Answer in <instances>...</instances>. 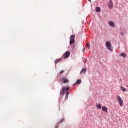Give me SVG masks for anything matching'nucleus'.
I'll list each match as a JSON object with an SVG mask.
<instances>
[{
	"label": "nucleus",
	"instance_id": "obj_13",
	"mask_svg": "<svg viewBox=\"0 0 128 128\" xmlns=\"http://www.w3.org/2000/svg\"><path fill=\"white\" fill-rule=\"evenodd\" d=\"M96 107L100 109V108H102V105L100 104H96Z\"/></svg>",
	"mask_w": 128,
	"mask_h": 128
},
{
	"label": "nucleus",
	"instance_id": "obj_4",
	"mask_svg": "<svg viewBox=\"0 0 128 128\" xmlns=\"http://www.w3.org/2000/svg\"><path fill=\"white\" fill-rule=\"evenodd\" d=\"M70 51H66L64 54V58H68V56H70Z\"/></svg>",
	"mask_w": 128,
	"mask_h": 128
},
{
	"label": "nucleus",
	"instance_id": "obj_21",
	"mask_svg": "<svg viewBox=\"0 0 128 128\" xmlns=\"http://www.w3.org/2000/svg\"><path fill=\"white\" fill-rule=\"evenodd\" d=\"M67 98H68V95L66 96V99L67 100Z\"/></svg>",
	"mask_w": 128,
	"mask_h": 128
},
{
	"label": "nucleus",
	"instance_id": "obj_18",
	"mask_svg": "<svg viewBox=\"0 0 128 128\" xmlns=\"http://www.w3.org/2000/svg\"><path fill=\"white\" fill-rule=\"evenodd\" d=\"M64 70H62L60 72V74H64Z\"/></svg>",
	"mask_w": 128,
	"mask_h": 128
},
{
	"label": "nucleus",
	"instance_id": "obj_1",
	"mask_svg": "<svg viewBox=\"0 0 128 128\" xmlns=\"http://www.w3.org/2000/svg\"><path fill=\"white\" fill-rule=\"evenodd\" d=\"M74 38H76V36H74V34H72L70 36V44H74Z\"/></svg>",
	"mask_w": 128,
	"mask_h": 128
},
{
	"label": "nucleus",
	"instance_id": "obj_14",
	"mask_svg": "<svg viewBox=\"0 0 128 128\" xmlns=\"http://www.w3.org/2000/svg\"><path fill=\"white\" fill-rule=\"evenodd\" d=\"M100 12V7H96V12Z\"/></svg>",
	"mask_w": 128,
	"mask_h": 128
},
{
	"label": "nucleus",
	"instance_id": "obj_8",
	"mask_svg": "<svg viewBox=\"0 0 128 128\" xmlns=\"http://www.w3.org/2000/svg\"><path fill=\"white\" fill-rule=\"evenodd\" d=\"M102 110H103V112H108V108H106V106H102Z\"/></svg>",
	"mask_w": 128,
	"mask_h": 128
},
{
	"label": "nucleus",
	"instance_id": "obj_6",
	"mask_svg": "<svg viewBox=\"0 0 128 128\" xmlns=\"http://www.w3.org/2000/svg\"><path fill=\"white\" fill-rule=\"evenodd\" d=\"M62 80H63V83L64 84H67L69 80L67 78H66V77H64L62 78Z\"/></svg>",
	"mask_w": 128,
	"mask_h": 128
},
{
	"label": "nucleus",
	"instance_id": "obj_19",
	"mask_svg": "<svg viewBox=\"0 0 128 128\" xmlns=\"http://www.w3.org/2000/svg\"><path fill=\"white\" fill-rule=\"evenodd\" d=\"M64 119L62 118L60 122V123L64 122Z\"/></svg>",
	"mask_w": 128,
	"mask_h": 128
},
{
	"label": "nucleus",
	"instance_id": "obj_17",
	"mask_svg": "<svg viewBox=\"0 0 128 128\" xmlns=\"http://www.w3.org/2000/svg\"><path fill=\"white\" fill-rule=\"evenodd\" d=\"M86 46L87 48H88V50H90V43H87L86 44Z\"/></svg>",
	"mask_w": 128,
	"mask_h": 128
},
{
	"label": "nucleus",
	"instance_id": "obj_24",
	"mask_svg": "<svg viewBox=\"0 0 128 128\" xmlns=\"http://www.w3.org/2000/svg\"><path fill=\"white\" fill-rule=\"evenodd\" d=\"M88 2H92V0H88Z\"/></svg>",
	"mask_w": 128,
	"mask_h": 128
},
{
	"label": "nucleus",
	"instance_id": "obj_11",
	"mask_svg": "<svg viewBox=\"0 0 128 128\" xmlns=\"http://www.w3.org/2000/svg\"><path fill=\"white\" fill-rule=\"evenodd\" d=\"M121 56H122V58H126V54L124 52H122L120 54Z\"/></svg>",
	"mask_w": 128,
	"mask_h": 128
},
{
	"label": "nucleus",
	"instance_id": "obj_5",
	"mask_svg": "<svg viewBox=\"0 0 128 128\" xmlns=\"http://www.w3.org/2000/svg\"><path fill=\"white\" fill-rule=\"evenodd\" d=\"M108 6L109 8H114V4L112 0H110V4H108Z\"/></svg>",
	"mask_w": 128,
	"mask_h": 128
},
{
	"label": "nucleus",
	"instance_id": "obj_22",
	"mask_svg": "<svg viewBox=\"0 0 128 128\" xmlns=\"http://www.w3.org/2000/svg\"><path fill=\"white\" fill-rule=\"evenodd\" d=\"M84 50H85V48H84L82 50V52H84Z\"/></svg>",
	"mask_w": 128,
	"mask_h": 128
},
{
	"label": "nucleus",
	"instance_id": "obj_10",
	"mask_svg": "<svg viewBox=\"0 0 128 128\" xmlns=\"http://www.w3.org/2000/svg\"><path fill=\"white\" fill-rule=\"evenodd\" d=\"M86 68H84L83 69H82L80 72V74H85L86 73Z\"/></svg>",
	"mask_w": 128,
	"mask_h": 128
},
{
	"label": "nucleus",
	"instance_id": "obj_7",
	"mask_svg": "<svg viewBox=\"0 0 128 128\" xmlns=\"http://www.w3.org/2000/svg\"><path fill=\"white\" fill-rule=\"evenodd\" d=\"M108 24L110 26H113L114 27L115 26L114 22L112 21L109 22Z\"/></svg>",
	"mask_w": 128,
	"mask_h": 128
},
{
	"label": "nucleus",
	"instance_id": "obj_12",
	"mask_svg": "<svg viewBox=\"0 0 128 128\" xmlns=\"http://www.w3.org/2000/svg\"><path fill=\"white\" fill-rule=\"evenodd\" d=\"M61 60H62V58H60L59 59H56L54 61L56 64H58V62H60Z\"/></svg>",
	"mask_w": 128,
	"mask_h": 128
},
{
	"label": "nucleus",
	"instance_id": "obj_23",
	"mask_svg": "<svg viewBox=\"0 0 128 128\" xmlns=\"http://www.w3.org/2000/svg\"><path fill=\"white\" fill-rule=\"evenodd\" d=\"M66 96H68V92H66Z\"/></svg>",
	"mask_w": 128,
	"mask_h": 128
},
{
	"label": "nucleus",
	"instance_id": "obj_2",
	"mask_svg": "<svg viewBox=\"0 0 128 128\" xmlns=\"http://www.w3.org/2000/svg\"><path fill=\"white\" fill-rule=\"evenodd\" d=\"M117 100H118L120 106H124V101L122 100V98H120V96H118Z\"/></svg>",
	"mask_w": 128,
	"mask_h": 128
},
{
	"label": "nucleus",
	"instance_id": "obj_26",
	"mask_svg": "<svg viewBox=\"0 0 128 128\" xmlns=\"http://www.w3.org/2000/svg\"><path fill=\"white\" fill-rule=\"evenodd\" d=\"M56 128H58V126H56Z\"/></svg>",
	"mask_w": 128,
	"mask_h": 128
},
{
	"label": "nucleus",
	"instance_id": "obj_3",
	"mask_svg": "<svg viewBox=\"0 0 128 128\" xmlns=\"http://www.w3.org/2000/svg\"><path fill=\"white\" fill-rule=\"evenodd\" d=\"M70 90V86H67L66 88H64V87H63L62 88V92L60 93V94H62V96H64V92H66H66L68 90Z\"/></svg>",
	"mask_w": 128,
	"mask_h": 128
},
{
	"label": "nucleus",
	"instance_id": "obj_25",
	"mask_svg": "<svg viewBox=\"0 0 128 128\" xmlns=\"http://www.w3.org/2000/svg\"><path fill=\"white\" fill-rule=\"evenodd\" d=\"M121 34H122V32H121Z\"/></svg>",
	"mask_w": 128,
	"mask_h": 128
},
{
	"label": "nucleus",
	"instance_id": "obj_20",
	"mask_svg": "<svg viewBox=\"0 0 128 128\" xmlns=\"http://www.w3.org/2000/svg\"><path fill=\"white\" fill-rule=\"evenodd\" d=\"M108 50H109L112 51V49L110 47H108Z\"/></svg>",
	"mask_w": 128,
	"mask_h": 128
},
{
	"label": "nucleus",
	"instance_id": "obj_16",
	"mask_svg": "<svg viewBox=\"0 0 128 128\" xmlns=\"http://www.w3.org/2000/svg\"><path fill=\"white\" fill-rule=\"evenodd\" d=\"M121 90H122V92H126V88H124L122 86H120Z\"/></svg>",
	"mask_w": 128,
	"mask_h": 128
},
{
	"label": "nucleus",
	"instance_id": "obj_15",
	"mask_svg": "<svg viewBox=\"0 0 128 128\" xmlns=\"http://www.w3.org/2000/svg\"><path fill=\"white\" fill-rule=\"evenodd\" d=\"M80 82H82V80H77L76 84H80Z\"/></svg>",
	"mask_w": 128,
	"mask_h": 128
},
{
	"label": "nucleus",
	"instance_id": "obj_9",
	"mask_svg": "<svg viewBox=\"0 0 128 128\" xmlns=\"http://www.w3.org/2000/svg\"><path fill=\"white\" fill-rule=\"evenodd\" d=\"M110 46H112V44H110V42H106V46L107 48L110 47Z\"/></svg>",
	"mask_w": 128,
	"mask_h": 128
}]
</instances>
